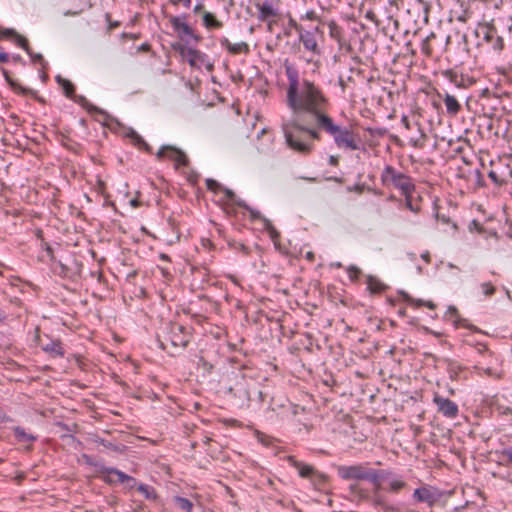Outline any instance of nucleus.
I'll return each mask as SVG.
<instances>
[{
	"mask_svg": "<svg viewBox=\"0 0 512 512\" xmlns=\"http://www.w3.org/2000/svg\"><path fill=\"white\" fill-rule=\"evenodd\" d=\"M376 469L364 464L342 465L337 468L338 476L343 480H366L374 484Z\"/></svg>",
	"mask_w": 512,
	"mask_h": 512,
	"instance_id": "obj_6",
	"label": "nucleus"
},
{
	"mask_svg": "<svg viewBox=\"0 0 512 512\" xmlns=\"http://www.w3.org/2000/svg\"><path fill=\"white\" fill-rule=\"evenodd\" d=\"M5 319V314L0 310V321Z\"/></svg>",
	"mask_w": 512,
	"mask_h": 512,
	"instance_id": "obj_47",
	"label": "nucleus"
},
{
	"mask_svg": "<svg viewBox=\"0 0 512 512\" xmlns=\"http://www.w3.org/2000/svg\"><path fill=\"white\" fill-rule=\"evenodd\" d=\"M14 433L16 439L20 443L30 444L35 440V437L32 434L27 433L23 428L20 427H16L14 429Z\"/></svg>",
	"mask_w": 512,
	"mask_h": 512,
	"instance_id": "obj_19",
	"label": "nucleus"
},
{
	"mask_svg": "<svg viewBox=\"0 0 512 512\" xmlns=\"http://www.w3.org/2000/svg\"><path fill=\"white\" fill-rule=\"evenodd\" d=\"M214 185H216V182L214 180H212V179L207 180L208 188L212 189Z\"/></svg>",
	"mask_w": 512,
	"mask_h": 512,
	"instance_id": "obj_41",
	"label": "nucleus"
},
{
	"mask_svg": "<svg viewBox=\"0 0 512 512\" xmlns=\"http://www.w3.org/2000/svg\"><path fill=\"white\" fill-rule=\"evenodd\" d=\"M174 5L182 3L184 7L189 8L191 6V0H172Z\"/></svg>",
	"mask_w": 512,
	"mask_h": 512,
	"instance_id": "obj_35",
	"label": "nucleus"
},
{
	"mask_svg": "<svg viewBox=\"0 0 512 512\" xmlns=\"http://www.w3.org/2000/svg\"><path fill=\"white\" fill-rule=\"evenodd\" d=\"M406 482L402 476L393 473L390 470H377L376 481H374V491H386L389 493H399L406 487Z\"/></svg>",
	"mask_w": 512,
	"mask_h": 512,
	"instance_id": "obj_4",
	"label": "nucleus"
},
{
	"mask_svg": "<svg viewBox=\"0 0 512 512\" xmlns=\"http://www.w3.org/2000/svg\"><path fill=\"white\" fill-rule=\"evenodd\" d=\"M330 162H331L332 164H336L337 159H336L334 156H331V158H330Z\"/></svg>",
	"mask_w": 512,
	"mask_h": 512,
	"instance_id": "obj_46",
	"label": "nucleus"
},
{
	"mask_svg": "<svg viewBox=\"0 0 512 512\" xmlns=\"http://www.w3.org/2000/svg\"><path fill=\"white\" fill-rule=\"evenodd\" d=\"M489 178H491L495 183H498V177L497 174L494 171H490L488 173Z\"/></svg>",
	"mask_w": 512,
	"mask_h": 512,
	"instance_id": "obj_37",
	"label": "nucleus"
},
{
	"mask_svg": "<svg viewBox=\"0 0 512 512\" xmlns=\"http://www.w3.org/2000/svg\"><path fill=\"white\" fill-rule=\"evenodd\" d=\"M175 505L185 512H191L193 504L186 498L176 496L173 498Z\"/></svg>",
	"mask_w": 512,
	"mask_h": 512,
	"instance_id": "obj_22",
	"label": "nucleus"
},
{
	"mask_svg": "<svg viewBox=\"0 0 512 512\" xmlns=\"http://www.w3.org/2000/svg\"><path fill=\"white\" fill-rule=\"evenodd\" d=\"M115 470L114 468H109V469H106L105 471V474H104V480L108 483H116L118 482L117 480V476L112 473V471Z\"/></svg>",
	"mask_w": 512,
	"mask_h": 512,
	"instance_id": "obj_30",
	"label": "nucleus"
},
{
	"mask_svg": "<svg viewBox=\"0 0 512 512\" xmlns=\"http://www.w3.org/2000/svg\"><path fill=\"white\" fill-rule=\"evenodd\" d=\"M433 402L437 405L438 410L448 418H455L458 415V406L450 399L435 395Z\"/></svg>",
	"mask_w": 512,
	"mask_h": 512,
	"instance_id": "obj_9",
	"label": "nucleus"
},
{
	"mask_svg": "<svg viewBox=\"0 0 512 512\" xmlns=\"http://www.w3.org/2000/svg\"><path fill=\"white\" fill-rule=\"evenodd\" d=\"M130 203H131V205L133 207H137L138 206V201L136 199L131 200Z\"/></svg>",
	"mask_w": 512,
	"mask_h": 512,
	"instance_id": "obj_44",
	"label": "nucleus"
},
{
	"mask_svg": "<svg viewBox=\"0 0 512 512\" xmlns=\"http://www.w3.org/2000/svg\"><path fill=\"white\" fill-rule=\"evenodd\" d=\"M203 24L207 29H219L223 26L222 22L219 21L211 12H204Z\"/></svg>",
	"mask_w": 512,
	"mask_h": 512,
	"instance_id": "obj_18",
	"label": "nucleus"
},
{
	"mask_svg": "<svg viewBox=\"0 0 512 512\" xmlns=\"http://www.w3.org/2000/svg\"><path fill=\"white\" fill-rule=\"evenodd\" d=\"M319 32H320V28H319L318 26H317V27H315V29H314V34H315V33H319Z\"/></svg>",
	"mask_w": 512,
	"mask_h": 512,
	"instance_id": "obj_51",
	"label": "nucleus"
},
{
	"mask_svg": "<svg viewBox=\"0 0 512 512\" xmlns=\"http://www.w3.org/2000/svg\"><path fill=\"white\" fill-rule=\"evenodd\" d=\"M402 122L405 124V126L408 128L409 127V122L407 120V117H403L402 118Z\"/></svg>",
	"mask_w": 512,
	"mask_h": 512,
	"instance_id": "obj_43",
	"label": "nucleus"
},
{
	"mask_svg": "<svg viewBox=\"0 0 512 512\" xmlns=\"http://www.w3.org/2000/svg\"><path fill=\"white\" fill-rule=\"evenodd\" d=\"M307 258L310 259V260L313 259V253L312 252H308L307 253Z\"/></svg>",
	"mask_w": 512,
	"mask_h": 512,
	"instance_id": "obj_48",
	"label": "nucleus"
},
{
	"mask_svg": "<svg viewBox=\"0 0 512 512\" xmlns=\"http://www.w3.org/2000/svg\"><path fill=\"white\" fill-rule=\"evenodd\" d=\"M169 21L180 37H194L193 30L186 22V16H169Z\"/></svg>",
	"mask_w": 512,
	"mask_h": 512,
	"instance_id": "obj_11",
	"label": "nucleus"
},
{
	"mask_svg": "<svg viewBox=\"0 0 512 512\" xmlns=\"http://www.w3.org/2000/svg\"><path fill=\"white\" fill-rule=\"evenodd\" d=\"M495 35H496V33H495L494 28H492V27H486L485 28L484 39L487 42H490L495 37Z\"/></svg>",
	"mask_w": 512,
	"mask_h": 512,
	"instance_id": "obj_31",
	"label": "nucleus"
},
{
	"mask_svg": "<svg viewBox=\"0 0 512 512\" xmlns=\"http://www.w3.org/2000/svg\"><path fill=\"white\" fill-rule=\"evenodd\" d=\"M382 182L385 185H392L399 189L403 195L412 194L415 186L411 178L391 166H386L381 174Z\"/></svg>",
	"mask_w": 512,
	"mask_h": 512,
	"instance_id": "obj_5",
	"label": "nucleus"
},
{
	"mask_svg": "<svg viewBox=\"0 0 512 512\" xmlns=\"http://www.w3.org/2000/svg\"><path fill=\"white\" fill-rule=\"evenodd\" d=\"M422 258L425 260V261H429V254L428 253H424L422 254Z\"/></svg>",
	"mask_w": 512,
	"mask_h": 512,
	"instance_id": "obj_45",
	"label": "nucleus"
},
{
	"mask_svg": "<svg viewBox=\"0 0 512 512\" xmlns=\"http://www.w3.org/2000/svg\"><path fill=\"white\" fill-rule=\"evenodd\" d=\"M157 157H167L174 161L177 167L181 165L185 166L187 164L186 155L181 150L173 146H162L157 153Z\"/></svg>",
	"mask_w": 512,
	"mask_h": 512,
	"instance_id": "obj_8",
	"label": "nucleus"
},
{
	"mask_svg": "<svg viewBox=\"0 0 512 512\" xmlns=\"http://www.w3.org/2000/svg\"><path fill=\"white\" fill-rule=\"evenodd\" d=\"M406 300L411 304V305H414L416 307H419V306H422V305H425L427 306L428 308L430 309H434L435 308V304L431 301H427V302H424L420 299H413L412 297L406 295L405 296Z\"/></svg>",
	"mask_w": 512,
	"mask_h": 512,
	"instance_id": "obj_25",
	"label": "nucleus"
},
{
	"mask_svg": "<svg viewBox=\"0 0 512 512\" xmlns=\"http://www.w3.org/2000/svg\"><path fill=\"white\" fill-rule=\"evenodd\" d=\"M504 455H506L509 461L512 463V449H507L504 451Z\"/></svg>",
	"mask_w": 512,
	"mask_h": 512,
	"instance_id": "obj_39",
	"label": "nucleus"
},
{
	"mask_svg": "<svg viewBox=\"0 0 512 512\" xmlns=\"http://www.w3.org/2000/svg\"><path fill=\"white\" fill-rule=\"evenodd\" d=\"M173 344H174V345H178V343H176V342H173ZM186 344H187V340H182V341L179 343V345H181V346H186Z\"/></svg>",
	"mask_w": 512,
	"mask_h": 512,
	"instance_id": "obj_42",
	"label": "nucleus"
},
{
	"mask_svg": "<svg viewBox=\"0 0 512 512\" xmlns=\"http://www.w3.org/2000/svg\"><path fill=\"white\" fill-rule=\"evenodd\" d=\"M0 36H1V38L12 39L19 47H22L29 53L27 40L24 37L18 35L14 30H12V29L1 30Z\"/></svg>",
	"mask_w": 512,
	"mask_h": 512,
	"instance_id": "obj_15",
	"label": "nucleus"
},
{
	"mask_svg": "<svg viewBox=\"0 0 512 512\" xmlns=\"http://www.w3.org/2000/svg\"><path fill=\"white\" fill-rule=\"evenodd\" d=\"M200 9H201V5H197V6H195L194 11L198 12Z\"/></svg>",
	"mask_w": 512,
	"mask_h": 512,
	"instance_id": "obj_50",
	"label": "nucleus"
},
{
	"mask_svg": "<svg viewBox=\"0 0 512 512\" xmlns=\"http://www.w3.org/2000/svg\"><path fill=\"white\" fill-rule=\"evenodd\" d=\"M302 19L315 21L318 20V15L313 10H309L305 13V15L302 16Z\"/></svg>",
	"mask_w": 512,
	"mask_h": 512,
	"instance_id": "obj_33",
	"label": "nucleus"
},
{
	"mask_svg": "<svg viewBox=\"0 0 512 512\" xmlns=\"http://www.w3.org/2000/svg\"><path fill=\"white\" fill-rule=\"evenodd\" d=\"M258 19L260 21H268L271 18L278 16V10L268 1L264 3H257Z\"/></svg>",
	"mask_w": 512,
	"mask_h": 512,
	"instance_id": "obj_12",
	"label": "nucleus"
},
{
	"mask_svg": "<svg viewBox=\"0 0 512 512\" xmlns=\"http://www.w3.org/2000/svg\"><path fill=\"white\" fill-rule=\"evenodd\" d=\"M57 79H58L59 84L62 86L65 94L67 96H71L72 93L74 92L73 84L69 80L62 79L60 77H58Z\"/></svg>",
	"mask_w": 512,
	"mask_h": 512,
	"instance_id": "obj_26",
	"label": "nucleus"
},
{
	"mask_svg": "<svg viewBox=\"0 0 512 512\" xmlns=\"http://www.w3.org/2000/svg\"><path fill=\"white\" fill-rule=\"evenodd\" d=\"M160 257L163 260H168V256L166 254H161Z\"/></svg>",
	"mask_w": 512,
	"mask_h": 512,
	"instance_id": "obj_49",
	"label": "nucleus"
},
{
	"mask_svg": "<svg viewBox=\"0 0 512 512\" xmlns=\"http://www.w3.org/2000/svg\"><path fill=\"white\" fill-rule=\"evenodd\" d=\"M441 497V493L431 486H422L415 489L413 493V499L417 502L428 504L430 507L433 506Z\"/></svg>",
	"mask_w": 512,
	"mask_h": 512,
	"instance_id": "obj_7",
	"label": "nucleus"
},
{
	"mask_svg": "<svg viewBox=\"0 0 512 512\" xmlns=\"http://www.w3.org/2000/svg\"><path fill=\"white\" fill-rule=\"evenodd\" d=\"M289 462L298 470L299 475L303 478H310L316 473L312 466L303 464L292 457H289Z\"/></svg>",
	"mask_w": 512,
	"mask_h": 512,
	"instance_id": "obj_16",
	"label": "nucleus"
},
{
	"mask_svg": "<svg viewBox=\"0 0 512 512\" xmlns=\"http://www.w3.org/2000/svg\"><path fill=\"white\" fill-rule=\"evenodd\" d=\"M188 63L193 68L200 69L202 67H205L208 71H211L213 69V64L208 61L207 56L198 50H195L193 52Z\"/></svg>",
	"mask_w": 512,
	"mask_h": 512,
	"instance_id": "obj_14",
	"label": "nucleus"
},
{
	"mask_svg": "<svg viewBox=\"0 0 512 512\" xmlns=\"http://www.w3.org/2000/svg\"><path fill=\"white\" fill-rule=\"evenodd\" d=\"M456 314H457V310H456V308H455V307H453V306H450V307L448 308V310H447V313H446V315H447V316H448V315L456 316Z\"/></svg>",
	"mask_w": 512,
	"mask_h": 512,
	"instance_id": "obj_36",
	"label": "nucleus"
},
{
	"mask_svg": "<svg viewBox=\"0 0 512 512\" xmlns=\"http://www.w3.org/2000/svg\"><path fill=\"white\" fill-rule=\"evenodd\" d=\"M282 131L288 147L304 155L311 152L313 140L320 138L316 129L305 127L294 119L283 120Z\"/></svg>",
	"mask_w": 512,
	"mask_h": 512,
	"instance_id": "obj_2",
	"label": "nucleus"
},
{
	"mask_svg": "<svg viewBox=\"0 0 512 512\" xmlns=\"http://www.w3.org/2000/svg\"><path fill=\"white\" fill-rule=\"evenodd\" d=\"M178 51H179L180 55L182 56V58L188 62L189 59L191 58L193 52L195 51V49L190 48L185 45H179Z\"/></svg>",
	"mask_w": 512,
	"mask_h": 512,
	"instance_id": "obj_27",
	"label": "nucleus"
},
{
	"mask_svg": "<svg viewBox=\"0 0 512 512\" xmlns=\"http://www.w3.org/2000/svg\"><path fill=\"white\" fill-rule=\"evenodd\" d=\"M490 42L494 51L500 52L504 47L503 39L498 35H495V37Z\"/></svg>",
	"mask_w": 512,
	"mask_h": 512,
	"instance_id": "obj_29",
	"label": "nucleus"
},
{
	"mask_svg": "<svg viewBox=\"0 0 512 512\" xmlns=\"http://www.w3.org/2000/svg\"><path fill=\"white\" fill-rule=\"evenodd\" d=\"M8 61V54L5 52H0V62H7Z\"/></svg>",
	"mask_w": 512,
	"mask_h": 512,
	"instance_id": "obj_38",
	"label": "nucleus"
},
{
	"mask_svg": "<svg viewBox=\"0 0 512 512\" xmlns=\"http://www.w3.org/2000/svg\"><path fill=\"white\" fill-rule=\"evenodd\" d=\"M288 78L287 105L293 112H306L312 115L319 123L321 116H328L325 113L329 100L323 91L309 80L298 79L297 71L291 66L286 67Z\"/></svg>",
	"mask_w": 512,
	"mask_h": 512,
	"instance_id": "obj_1",
	"label": "nucleus"
},
{
	"mask_svg": "<svg viewBox=\"0 0 512 512\" xmlns=\"http://www.w3.org/2000/svg\"><path fill=\"white\" fill-rule=\"evenodd\" d=\"M317 126L333 138L339 149L355 151L362 146V140L358 133L348 127L336 124L329 115L321 116Z\"/></svg>",
	"mask_w": 512,
	"mask_h": 512,
	"instance_id": "obj_3",
	"label": "nucleus"
},
{
	"mask_svg": "<svg viewBox=\"0 0 512 512\" xmlns=\"http://www.w3.org/2000/svg\"><path fill=\"white\" fill-rule=\"evenodd\" d=\"M220 45L227 49L231 54H247L249 52V46L246 42L231 43L228 38L223 37L220 39Z\"/></svg>",
	"mask_w": 512,
	"mask_h": 512,
	"instance_id": "obj_13",
	"label": "nucleus"
},
{
	"mask_svg": "<svg viewBox=\"0 0 512 512\" xmlns=\"http://www.w3.org/2000/svg\"><path fill=\"white\" fill-rule=\"evenodd\" d=\"M43 350L53 355L62 356L64 354L63 347L61 346V343L58 341H51L47 343L46 345L43 346Z\"/></svg>",
	"mask_w": 512,
	"mask_h": 512,
	"instance_id": "obj_21",
	"label": "nucleus"
},
{
	"mask_svg": "<svg viewBox=\"0 0 512 512\" xmlns=\"http://www.w3.org/2000/svg\"><path fill=\"white\" fill-rule=\"evenodd\" d=\"M368 288L370 289L371 292H381L382 290H384L385 288V285L380 282L378 279L374 278V277H369L368 278Z\"/></svg>",
	"mask_w": 512,
	"mask_h": 512,
	"instance_id": "obj_24",
	"label": "nucleus"
},
{
	"mask_svg": "<svg viewBox=\"0 0 512 512\" xmlns=\"http://www.w3.org/2000/svg\"><path fill=\"white\" fill-rule=\"evenodd\" d=\"M348 273H349L350 278H355L360 273V270L357 267L351 266L348 269Z\"/></svg>",
	"mask_w": 512,
	"mask_h": 512,
	"instance_id": "obj_34",
	"label": "nucleus"
},
{
	"mask_svg": "<svg viewBox=\"0 0 512 512\" xmlns=\"http://www.w3.org/2000/svg\"><path fill=\"white\" fill-rule=\"evenodd\" d=\"M443 100H444V104H445L447 113L452 116L457 115L461 109V106H460L459 102L457 101V99L454 96L446 93L444 95Z\"/></svg>",
	"mask_w": 512,
	"mask_h": 512,
	"instance_id": "obj_17",
	"label": "nucleus"
},
{
	"mask_svg": "<svg viewBox=\"0 0 512 512\" xmlns=\"http://www.w3.org/2000/svg\"><path fill=\"white\" fill-rule=\"evenodd\" d=\"M480 288L482 290V293L485 296L493 295L495 293V290H496L491 282H483V283H481L480 284Z\"/></svg>",
	"mask_w": 512,
	"mask_h": 512,
	"instance_id": "obj_28",
	"label": "nucleus"
},
{
	"mask_svg": "<svg viewBox=\"0 0 512 512\" xmlns=\"http://www.w3.org/2000/svg\"><path fill=\"white\" fill-rule=\"evenodd\" d=\"M138 491L148 500H155L157 497L155 490L145 484H140L138 486Z\"/></svg>",
	"mask_w": 512,
	"mask_h": 512,
	"instance_id": "obj_23",
	"label": "nucleus"
},
{
	"mask_svg": "<svg viewBox=\"0 0 512 512\" xmlns=\"http://www.w3.org/2000/svg\"><path fill=\"white\" fill-rule=\"evenodd\" d=\"M411 195L412 194L404 195L405 196V206L412 212L417 213L418 208L413 206L412 201H411Z\"/></svg>",
	"mask_w": 512,
	"mask_h": 512,
	"instance_id": "obj_32",
	"label": "nucleus"
},
{
	"mask_svg": "<svg viewBox=\"0 0 512 512\" xmlns=\"http://www.w3.org/2000/svg\"><path fill=\"white\" fill-rule=\"evenodd\" d=\"M112 473L117 476L118 482L125 484L128 488H133L136 485V480L122 471L113 470Z\"/></svg>",
	"mask_w": 512,
	"mask_h": 512,
	"instance_id": "obj_20",
	"label": "nucleus"
},
{
	"mask_svg": "<svg viewBox=\"0 0 512 512\" xmlns=\"http://www.w3.org/2000/svg\"><path fill=\"white\" fill-rule=\"evenodd\" d=\"M295 29L299 32V40L304 48L314 54H319L320 50L313 31H303L300 26L294 24Z\"/></svg>",
	"mask_w": 512,
	"mask_h": 512,
	"instance_id": "obj_10",
	"label": "nucleus"
},
{
	"mask_svg": "<svg viewBox=\"0 0 512 512\" xmlns=\"http://www.w3.org/2000/svg\"><path fill=\"white\" fill-rule=\"evenodd\" d=\"M31 57H32L33 61H35V62H36V61H42V60H43V57H42V55H41V54H36V55H32V54H31Z\"/></svg>",
	"mask_w": 512,
	"mask_h": 512,
	"instance_id": "obj_40",
	"label": "nucleus"
}]
</instances>
